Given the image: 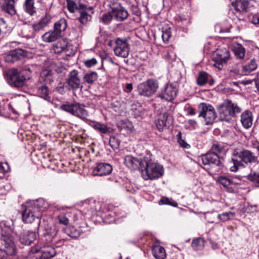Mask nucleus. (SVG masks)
<instances>
[{
	"label": "nucleus",
	"mask_w": 259,
	"mask_h": 259,
	"mask_svg": "<svg viewBox=\"0 0 259 259\" xmlns=\"http://www.w3.org/2000/svg\"><path fill=\"white\" fill-rule=\"evenodd\" d=\"M42 200L33 201L24 206V209L22 211V220L26 224H31L36 221L38 224H40L39 217L41 212L43 210L41 204Z\"/></svg>",
	"instance_id": "f257e3e1"
},
{
	"label": "nucleus",
	"mask_w": 259,
	"mask_h": 259,
	"mask_svg": "<svg viewBox=\"0 0 259 259\" xmlns=\"http://www.w3.org/2000/svg\"><path fill=\"white\" fill-rule=\"evenodd\" d=\"M143 162L146 164L145 171L144 172L143 171V175L145 180H154L163 176L164 173L163 166L154 161L152 159L151 155L148 154L145 156Z\"/></svg>",
	"instance_id": "f03ea898"
},
{
	"label": "nucleus",
	"mask_w": 259,
	"mask_h": 259,
	"mask_svg": "<svg viewBox=\"0 0 259 259\" xmlns=\"http://www.w3.org/2000/svg\"><path fill=\"white\" fill-rule=\"evenodd\" d=\"M219 118L220 120L229 122L233 117L240 113L242 109L237 104L230 100L224 101L218 107Z\"/></svg>",
	"instance_id": "7ed1b4c3"
},
{
	"label": "nucleus",
	"mask_w": 259,
	"mask_h": 259,
	"mask_svg": "<svg viewBox=\"0 0 259 259\" xmlns=\"http://www.w3.org/2000/svg\"><path fill=\"white\" fill-rule=\"evenodd\" d=\"M256 157L254 154L248 150H243L240 152L235 153L230 164V169L236 172L240 167L243 166V162L245 163L255 162Z\"/></svg>",
	"instance_id": "20e7f679"
},
{
	"label": "nucleus",
	"mask_w": 259,
	"mask_h": 259,
	"mask_svg": "<svg viewBox=\"0 0 259 259\" xmlns=\"http://www.w3.org/2000/svg\"><path fill=\"white\" fill-rule=\"evenodd\" d=\"M224 152L223 147H212L208 153L202 155L201 160L204 165H219L220 164V156Z\"/></svg>",
	"instance_id": "39448f33"
},
{
	"label": "nucleus",
	"mask_w": 259,
	"mask_h": 259,
	"mask_svg": "<svg viewBox=\"0 0 259 259\" xmlns=\"http://www.w3.org/2000/svg\"><path fill=\"white\" fill-rule=\"evenodd\" d=\"M38 231L41 235V240L46 243L53 242L58 233L56 227L52 224H45L38 227Z\"/></svg>",
	"instance_id": "423d86ee"
},
{
	"label": "nucleus",
	"mask_w": 259,
	"mask_h": 259,
	"mask_svg": "<svg viewBox=\"0 0 259 259\" xmlns=\"http://www.w3.org/2000/svg\"><path fill=\"white\" fill-rule=\"evenodd\" d=\"M158 87V82L157 80L149 79L138 85V93L141 96L149 97L156 92Z\"/></svg>",
	"instance_id": "0eeeda50"
},
{
	"label": "nucleus",
	"mask_w": 259,
	"mask_h": 259,
	"mask_svg": "<svg viewBox=\"0 0 259 259\" xmlns=\"http://www.w3.org/2000/svg\"><path fill=\"white\" fill-rule=\"evenodd\" d=\"M60 108L82 120L86 119L88 116V111L78 103H67L65 104L62 105Z\"/></svg>",
	"instance_id": "6e6552de"
},
{
	"label": "nucleus",
	"mask_w": 259,
	"mask_h": 259,
	"mask_svg": "<svg viewBox=\"0 0 259 259\" xmlns=\"http://www.w3.org/2000/svg\"><path fill=\"white\" fill-rule=\"evenodd\" d=\"M7 81L11 87L19 89L24 85L26 78L17 69L13 68L8 72Z\"/></svg>",
	"instance_id": "1a4fd4ad"
},
{
	"label": "nucleus",
	"mask_w": 259,
	"mask_h": 259,
	"mask_svg": "<svg viewBox=\"0 0 259 259\" xmlns=\"http://www.w3.org/2000/svg\"><path fill=\"white\" fill-rule=\"evenodd\" d=\"M230 58V53L227 48H220L213 54L214 66L219 69H221Z\"/></svg>",
	"instance_id": "9d476101"
},
{
	"label": "nucleus",
	"mask_w": 259,
	"mask_h": 259,
	"mask_svg": "<svg viewBox=\"0 0 259 259\" xmlns=\"http://www.w3.org/2000/svg\"><path fill=\"white\" fill-rule=\"evenodd\" d=\"M198 109V116L202 117L204 119L205 124L213 123L217 115L214 109L211 105L202 103L199 105Z\"/></svg>",
	"instance_id": "9b49d317"
},
{
	"label": "nucleus",
	"mask_w": 259,
	"mask_h": 259,
	"mask_svg": "<svg viewBox=\"0 0 259 259\" xmlns=\"http://www.w3.org/2000/svg\"><path fill=\"white\" fill-rule=\"evenodd\" d=\"M1 243L4 246L0 248V259H3L5 254L13 255L16 252V247L13 238L11 236H3L1 240Z\"/></svg>",
	"instance_id": "f8f14e48"
},
{
	"label": "nucleus",
	"mask_w": 259,
	"mask_h": 259,
	"mask_svg": "<svg viewBox=\"0 0 259 259\" xmlns=\"http://www.w3.org/2000/svg\"><path fill=\"white\" fill-rule=\"evenodd\" d=\"M51 19V15L46 13L38 22H35L32 25L33 31L29 34L25 35V36L28 38H34L36 33L42 30L50 23Z\"/></svg>",
	"instance_id": "ddd939ff"
},
{
	"label": "nucleus",
	"mask_w": 259,
	"mask_h": 259,
	"mask_svg": "<svg viewBox=\"0 0 259 259\" xmlns=\"http://www.w3.org/2000/svg\"><path fill=\"white\" fill-rule=\"evenodd\" d=\"M66 83L69 90L76 91L78 89H82L81 79L78 76V71L76 70L71 71L66 79Z\"/></svg>",
	"instance_id": "4468645a"
},
{
	"label": "nucleus",
	"mask_w": 259,
	"mask_h": 259,
	"mask_svg": "<svg viewBox=\"0 0 259 259\" xmlns=\"http://www.w3.org/2000/svg\"><path fill=\"white\" fill-rule=\"evenodd\" d=\"M130 48L126 40L120 38L115 39V46L114 52L116 56L126 58L129 54Z\"/></svg>",
	"instance_id": "2eb2a0df"
},
{
	"label": "nucleus",
	"mask_w": 259,
	"mask_h": 259,
	"mask_svg": "<svg viewBox=\"0 0 259 259\" xmlns=\"http://www.w3.org/2000/svg\"><path fill=\"white\" fill-rule=\"evenodd\" d=\"M178 89L171 84H167L161 90L159 97L167 101H172L177 96Z\"/></svg>",
	"instance_id": "dca6fc26"
},
{
	"label": "nucleus",
	"mask_w": 259,
	"mask_h": 259,
	"mask_svg": "<svg viewBox=\"0 0 259 259\" xmlns=\"http://www.w3.org/2000/svg\"><path fill=\"white\" fill-rule=\"evenodd\" d=\"M112 170V166L107 163H100L97 164L93 170L94 176H103L110 174Z\"/></svg>",
	"instance_id": "f3484780"
},
{
	"label": "nucleus",
	"mask_w": 259,
	"mask_h": 259,
	"mask_svg": "<svg viewBox=\"0 0 259 259\" xmlns=\"http://www.w3.org/2000/svg\"><path fill=\"white\" fill-rule=\"evenodd\" d=\"M40 259H50L56 254L54 247L50 245L44 246L38 249Z\"/></svg>",
	"instance_id": "a211bd4d"
},
{
	"label": "nucleus",
	"mask_w": 259,
	"mask_h": 259,
	"mask_svg": "<svg viewBox=\"0 0 259 259\" xmlns=\"http://www.w3.org/2000/svg\"><path fill=\"white\" fill-rule=\"evenodd\" d=\"M36 238V235L35 232L32 231H26L23 233L20 237V241L22 244L25 245H29Z\"/></svg>",
	"instance_id": "6ab92c4d"
},
{
	"label": "nucleus",
	"mask_w": 259,
	"mask_h": 259,
	"mask_svg": "<svg viewBox=\"0 0 259 259\" xmlns=\"http://www.w3.org/2000/svg\"><path fill=\"white\" fill-rule=\"evenodd\" d=\"M253 116L251 112L245 110L241 115L240 121L243 126L248 128L252 125Z\"/></svg>",
	"instance_id": "aec40b11"
},
{
	"label": "nucleus",
	"mask_w": 259,
	"mask_h": 259,
	"mask_svg": "<svg viewBox=\"0 0 259 259\" xmlns=\"http://www.w3.org/2000/svg\"><path fill=\"white\" fill-rule=\"evenodd\" d=\"M124 163L128 168L132 170L138 169L141 165V162L131 155L125 157Z\"/></svg>",
	"instance_id": "412c9836"
},
{
	"label": "nucleus",
	"mask_w": 259,
	"mask_h": 259,
	"mask_svg": "<svg viewBox=\"0 0 259 259\" xmlns=\"http://www.w3.org/2000/svg\"><path fill=\"white\" fill-rule=\"evenodd\" d=\"M112 11L114 18L117 21H123L125 20L128 16V13L126 10L122 7L113 9Z\"/></svg>",
	"instance_id": "4be33fe9"
},
{
	"label": "nucleus",
	"mask_w": 259,
	"mask_h": 259,
	"mask_svg": "<svg viewBox=\"0 0 259 259\" xmlns=\"http://www.w3.org/2000/svg\"><path fill=\"white\" fill-rule=\"evenodd\" d=\"M70 47V46L67 45L66 40H62L54 45L53 50L55 53L60 54L62 52H64L66 55L71 56L70 54H67V51Z\"/></svg>",
	"instance_id": "5701e85b"
},
{
	"label": "nucleus",
	"mask_w": 259,
	"mask_h": 259,
	"mask_svg": "<svg viewBox=\"0 0 259 259\" xmlns=\"http://www.w3.org/2000/svg\"><path fill=\"white\" fill-rule=\"evenodd\" d=\"M67 21L64 18H61L55 23L53 29L61 36V33L64 32L67 28Z\"/></svg>",
	"instance_id": "b1692460"
},
{
	"label": "nucleus",
	"mask_w": 259,
	"mask_h": 259,
	"mask_svg": "<svg viewBox=\"0 0 259 259\" xmlns=\"http://www.w3.org/2000/svg\"><path fill=\"white\" fill-rule=\"evenodd\" d=\"M15 4V0H5V3L3 6V9L11 15H14L16 13Z\"/></svg>",
	"instance_id": "393cba45"
},
{
	"label": "nucleus",
	"mask_w": 259,
	"mask_h": 259,
	"mask_svg": "<svg viewBox=\"0 0 259 259\" xmlns=\"http://www.w3.org/2000/svg\"><path fill=\"white\" fill-rule=\"evenodd\" d=\"M66 2L67 9L72 13L75 12V11L77 10H80L87 9L86 5L79 3L77 5L73 0H66Z\"/></svg>",
	"instance_id": "a878e982"
},
{
	"label": "nucleus",
	"mask_w": 259,
	"mask_h": 259,
	"mask_svg": "<svg viewBox=\"0 0 259 259\" xmlns=\"http://www.w3.org/2000/svg\"><path fill=\"white\" fill-rule=\"evenodd\" d=\"M86 10H90L91 11V14L93 13L92 7H89V8H87L86 9H82L79 10L80 16L78 18V20L79 22L82 24H86L88 21H90L92 19L91 15L88 13L87 11H85Z\"/></svg>",
	"instance_id": "bb28decb"
},
{
	"label": "nucleus",
	"mask_w": 259,
	"mask_h": 259,
	"mask_svg": "<svg viewBox=\"0 0 259 259\" xmlns=\"http://www.w3.org/2000/svg\"><path fill=\"white\" fill-rule=\"evenodd\" d=\"M152 254L156 259H164L166 257L165 250L160 245H155L153 247Z\"/></svg>",
	"instance_id": "cd10ccee"
},
{
	"label": "nucleus",
	"mask_w": 259,
	"mask_h": 259,
	"mask_svg": "<svg viewBox=\"0 0 259 259\" xmlns=\"http://www.w3.org/2000/svg\"><path fill=\"white\" fill-rule=\"evenodd\" d=\"M41 78L47 83H51L54 81V72L51 69H42L40 72Z\"/></svg>",
	"instance_id": "c85d7f7f"
},
{
	"label": "nucleus",
	"mask_w": 259,
	"mask_h": 259,
	"mask_svg": "<svg viewBox=\"0 0 259 259\" xmlns=\"http://www.w3.org/2000/svg\"><path fill=\"white\" fill-rule=\"evenodd\" d=\"M60 37H61V36L59 35L54 29L46 32L42 36L43 40L47 42L55 41Z\"/></svg>",
	"instance_id": "c756f323"
},
{
	"label": "nucleus",
	"mask_w": 259,
	"mask_h": 259,
	"mask_svg": "<svg viewBox=\"0 0 259 259\" xmlns=\"http://www.w3.org/2000/svg\"><path fill=\"white\" fill-rule=\"evenodd\" d=\"M37 93L39 97L48 101H51V98L49 95V89L46 84L38 87Z\"/></svg>",
	"instance_id": "7c9ffc66"
},
{
	"label": "nucleus",
	"mask_w": 259,
	"mask_h": 259,
	"mask_svg": "<svg viewBox=\"0 0 259 259\" xmlns=\"http://www.w3.org/2000/svg\"><path fill=\"white\" fill-rule=\"evenodd\" d=\"M23 9L26 13L31 16H33L36 13L34 0H25Z\"/></svg>",
	"instance_id": "2f4dec72"
},
{
	"label": "nucleus",
	"mask_w": 259,
	"mask_h": 259,
	"mask_svg": "<svg viewBox=\"0 0 259 259\" xmlns=\"http://www.w3.org/2000/svg\"><path fill=\"white\" fill-rule=\"evenodd\" d=\"M98 78V75L96 72L90 71L84 75L83 80L84 83L92 84L97 80Z\"/></svg>",
	"instance_id": "473e14b6"
},
{
	"label": "nucleus",
	"mask_w": 259,
	"mask_h": 259,
	"mask_svg": "<svg viewBox=\"0 0 259 259\" xmlns=\"http://www.w3.org/2000/svg\"><path fill=\"white\" fill-rule=\"evenodd\" d=\"M233 52L235 56L240 59L244 58L245 53V48L239 44H236L233 46Z\"/></svg>",
	"instance_id": "72a5a7b5"
},
{
	"label": "nucleus",
	"mask_w": 259,
	"mask_h": 259,
	"mask_svg": "<svg viewBox=\"0 0 259 259\" xmlns=\"http://www.w3.org/2000/svg\"><path fill=\"white\" fill-rule=\"evenodd\" d=\"M218 182L229 192H233V188L231 186V178L221 176L218 178Z\"/></svg>",
	"instance_id": "f704fd0d"
},
{
	"label": "nucleus",
	"mask_w": 259,
	"mask_h": 259,
	"mask_svg": "<svg viewBox=\"0 0 259 259\" xmlns=\"http://www.w3.org/2000/svg\"><path fill=\"white\" fill-rule=\"evenodd\" d=\"M92 127L101 134H106L110 133V128L104 124L100 122H95L92 125Z\"/></svg>",
	"instance_id": "c9c22d12"
},
{
	"label": "nucleus",
	"mask_w": 259,
	"mask_h": 259,
	"mask_svg": "<svg viewBox=\"0 0 259 259\" xmlns=\"http://www.w3.org/2000/svg\"><path fill=\"white\" fill-rule=\"evenodd\" d=\"M133 127L132 123L127 120L121 121L120 125H118L119 130H125L127 134L131 133Z\"/></svg>",
	"instance_id": "e433bc0d"
},
{
	"label": "nucleus",
	"mask_w": 259,
	"mask_h": 259,
	"mask_svg": "<svg viewBox=\"0 0 259 259\" xmlns=\"http://www.w3.org/2000/svg\"><path fill=\"white\" fill-rule=\"evenodd\" d=\"M208 74L204 71L200 72L196 79L198 85L203 86L208 81Z\"/></svg>",
	"instance_id": "4c0bfd02"
},
{
	"label": "nucleus",
	"mask_w": 259,
	"mask_h": 259,
	"mask_svg": "<svg viewBox=\"0 0 259 259\" xmlns=\"http://www.w3.org/2000/svg\"><path fill=\"white\" fill-rule=\"evenodd\" d=\"M167 118V114L165 113L156 121V126L159 131H161L163 127L166 126Z\"/></svg>",
	"instance_id": "58836bf2"
},
{
	"label": "nucleus",
	"mask_w": 259,
	"mask_h": 259,
	"mask_svg": "<svg viewBox=\"0 0 259 259\" xmlns=\"http://www.w3.org/2000/svg\"><path fill=\"white\" fill-rule=\"evenodd\" d=\"M89 202V205L87 207V208L88 210H90L93 214L98 209H100L101 207L99 202L93 199H91Z\"/></svg>",
	"instance_id": "ea45409f"
},
{
	"label": "nucleus",
	"mask_w": 259,
	"mask_h": 259,
	"mask_svg": "<svg viewBox=\"0 0 259 259\" xmlns=\"http://www.w3.org/2000/svg\"><path fill=\"white\" fill-rule=\"evenodd\" d=\"M191 246L195 250H200L204 246V241L201 238H196L193 240Z\"/></svg>",
	"instance_id": "a19ab883"
},
{
	"label": "nucleus",
	"mask_w": 259,
	"mask_h": 259,
	"mask_svg": "<svg viewBox=\"0 0 259 259\" xmlns=\"http://www.w3.org/2000/svg\"><path fill=\"white\" fill-rule=\"evenodd\" d=\"M234 212L228 211L218 214V220L221 221L222 222H224L229 221V220L234 218Z\"/></svg>",
	"instance_id": "79ce46f5"
},
{
	"label": "nucleus",
	"mask_w": 259,
	"mask_h": 259,
	"mask_svg": "<svg viewBox=\"0 0 259 259\" xmlns=\"http://www.w3.org/2000/svg\"><path fill=\"white\" fill-rule=\"evenodd\" d=\"M114 18L112 15V11L103 14L100 18V22L104 24H108L110 23L112 19Z\"/></svg>",
	"instance_id": "37998d69"
},
{
	"label": "nucleus",
	"mask_w": 259,
	"mask_h": 259,
	"mask_svg": "<svg viewBox=\"0 0 259 259\" xmlns=\"http://www.w3.org/2000/svg\"><path fill=\"white\" fill-rule=\"evenodd\" d=\"M66 234L72 238H76L79 236L80 233L74 227H70L65 230Z\"/></svg>",
	"instance_id": "c03bdc74"
},
{
	"label": "nucleus",
	"mask_w": 259,
	"mask_h": 259,
	"mask_svg": "<svg viewBox=\"0 0 259 259\" xmlns=\"http://www.w3.org/2000/svg\"><path fill=\"white\" fill-rule=\"evenodd\" d=\"M70 217V214L68 213L66 214H61L58 217L59 223L64 225H67L69 224V218Z\"/></svg>",
	"instance_id": "a18cd8bd"
},
{
	"label": "nucleus",
	"mask_w": 259,
	"mask_h": 259,
	"mask_svg": "<svg viewBox=\"0 0 259 259\" xmlns=\"http://www.w3.org/2000/svg\"><path fill=\"white\" fill-rule=\"evenodd\" d=\"M15 55L16 56L17 60H20L23 58L25 56H27V52L21 49H17L13 50Z\"/></svg>",
	"instance_id": "49530a36"
},
{
	"label": "nucleus",
	"mask_w": 259,
	"mask_h": 259,
	"mask_svg": "<svg viewBox=\"0 0 259 259\" xmlns=\"http://www.w3.org/2000/svg\"><path fill=\"white\" fill-rule=\"evenodd\" d=\"M69 213L70 214V218H71L75 223H77L80 220L82 219L81 212L79 210H75Z\"/></svg>",
	"instance_id": "de8ad7c7"
},
{
	"label": "nucleus",
	"mask_w": 259,
	"mask_h": 259,
	"mask_svg": "<svg viewBox=\"0 0 259 259\" xmlns=\"http://www.w3.org/2000/svg\"><path fill=\"white\" fill-rule=\"evenodd\" d=\"M239 2L238 1L233 2H232V5L234 7L235 12H234L235 15L238 18L239 20H243L244 17L242 14L241 13L240 10L238 8V4Z\"/></svg>",
	"instance_id": "09e8293b"
},
{
	"label": "nucleus",
	"mask_w": 259,
	"mask_h": 259,
	"mask_svg": "<svg viewBox=\"0 0 259 259\" xmlns=\"http://www.w3.org/2000/svg\"><path fill=\"white\" fill-rule=\"evenodd\" d=\"M27 259H40L38 249L32 248L29 252Z\"/></svg>",
	"instance_id": "8fccbe9b"
},
{
	"label": "nucleus",
	"mask_w": 259,
	"mask_h": 259,
	"mask_svg": "<svg viewBox=\"0 0 259 259\" xmlns=\"http://www.w3.org/2000/svg\"><path fill=\"white\" fill-rule=\"evenodd\" d=\"M248 179L253 182L256 187H259V173L250 174L248 176Z\"/></svg>",
	"instance_id": "3c124183"
},
{
	"label": "nucleus",
	"mask_w": 259,
	"mask_h": 259,
	"mask_svg": "<svg viewBox=\"0 0 259 259\" xmlns=\"http://www.w3.org/2000/svg\"><path fill=\"white\" fill-rule=\"evenodd\" d=\"M13 50L11 51L5 57V60L7 62L13 63L17 61V59L15 55Z\"/></svg>",
	"instance_id": "603ef678"
},
{
	"label": "nucleus",
	"mask_w": 259,
	"mask_h": 259,
	"mask_svg": "<svg viewBox=\"0 0 259 259\" xmlns=\"http://www.w3.org/2000/svg\"><path fill=\"white\" fill-rule=\"evenodd\" d=\"M177 139L180 146H190L186 141L185 138L182 135L181 132L177 135Z\"/></svg>",
	"instance_id": "864d4df0"
},
{
	"label": "nucleus",
	"mask_w": 259,
	"mask_h": 259,
	"mask_svg": "<svg viewBox=\"0 0 259 259\" xmlns=\"http://www.w3.org/2000/svg\"><path fill=\"white\" fill-rule=\"evenodd\" d=\"M162 38L164 42H167L168 41L171 37V32L170 28L162 30Z\"/></svg>",
	"instance_id": "5fc2aeb1"
},
{
	"label": "nucleus",
	"mask_w": 259,
	"mask_h": 259,
	"mask_svg": "<svg viewBox=\"0 0 259 259\" xmlns=\"http://www.w3.org/2000/svg\"><path fill=\"white\" fill-rule=\"evenodd\" d=\"M257 67V65L254 60H251L250 63L244 67V69L246 71H251L255 69Z\"/></svg>",
	"instance_id": "6e6d98bb"
},
{
	"label": "nucleus",
	"mask_w": 259,
	"mask_h": 259,
	"mask_svg": "<svg viewBox=\"0 0 259 259\" xmlns=\"http://www.w3.org/2000/svg\"><path fill=\"white\" fill-rule=\"evenodd\" d=\"M97 63V61L96 59L92 58L91 59H88L84 62L85 65L88 67L90 68L94 65H95Z\"/></svg>",
	"instance_id": "4d7b16f0"
},
{
	"label": "nucleus",
	"mask_w": 259,
	"mask_h": 259,
	"mask_svg": "<svg viewBox=\"0 0 259 259\" xmlns=\"http://www.w3.org/2000/svg\"><path fill=\"white\" fill-rule=\"evenodd\" d=\"M241 8L245 12L248 11L249 2L246 0H243L240 2Z\"/></svg>",
	"instance_id": "13d9d810"
},
{
	"label": "nucleus",
	"mask_w": 259,
	"mask_h": 259,
	"mask_svg": "<svg viewBox=\"0 0 259 259\" xmlns=\"http://www.w3.org/2000/svg\"><path fill=\"white\" fill-rule=\"evenodd\" d=\"M239 181H240L239 180L236 178H231V186L233 188V192L235 191L236 186L240 185V183Z\"/></svg>",
	"instance_id": "bf43d9fd"
},
{
	"label": "nucleus",
	"mask_w": 259,
	"mask_h": 259,
	"mask_svg": "<svg viewBox=\"0 0 259 259\" xmlns=\"http://www.w3.org/2000/svg\"><path fill=\"white\" fill-rule=\"evenodd\" d=\"M251 22L253 24H254L255 25H259V16H253L252 17Z\"/></svg>",
	"instance_id": "052dcab7"
},
{
	"label": "nucleus",
	"mask_w": 259,
	"mask_h": 259,
	"mask_svg": "<svg viewBox=\"0 0 259 259\" xmlns=\"http://www.w3.org/2000/svg\"><path fill=\"white\" fill-rule=\"evenodd\" d=\"M132 12H133V14H134L136 16L140 15V12L137 7L132 6Z\"/></svg>",
	"instance_id": "680f3d73"
},
{
	"label": "nucleus",
	"mask_w": 259,
	"mask_h": 259,
	"mask_svg": "<svg viewBox=\"0 0 259 259\" xmlns=\"http://www.w3.org/2000/svg\"><path fill=\"white\" fill-rule=\"evenodd\" d=\"M187 111L188 113L190 115H193L195 114V110L190 107L187 108Z\"/></svg>",
	"instance_id": "e2e57ef3"
},
{
	"label": "nucleus",
	"mask_w": 259,
	"mask_h": 259,
	"mask_svg": "<svg viewBox=\"0 0 259 259\" xmlns=\"http://www.w3.org/2000/svg\"><path fill=\"white\" fill-rule=\"evenodd\" d=\"M253 80H254L256 87L259 91V74H257L256 77L254 78Z\"/></svg>",
	"instance_id": "0e129e2a"
},
{
	"label": "nucleus",
	"mask_w": 259,
	"mask_h": 259,
	"mask_svg": "<svg viewBox=\"0 0 259 259\" xmlns=\"http://www.w3.org/2000/svg\"><path fill=\"white\" fill-rule=\"evenodd\" d=\"M133 89L132 83H127L125 85V90L126 92H130Z\"/></svg>",
	"instance_id": "69168bd1"
},
{
	"label": "nucleus",
	"mask_w": 259,
	"mask_h": 259,
	"mask_svg": "<svg viewBox=\"0 0 259 259\" xmlns=\"http://www.w3.org/2000/svg\"><path fill=\"white\" fill-rule=\"evenodd\" d=\"M160 203L161 204H168L169 203V199L165 197H163L160 200Z\"/></svg>",
	"instance_id": "338daca9"
},
{
	"label": "nucleus",
	"mask_w": 259,
	"mask_h": 259,
	"mask_svg": "<svg viewBox=\"0 0 259 259\" xmlns=\"http://www.w3.org/2000/svg\"><path fill=\"white\" fill-rule=\"evenodd\" d=\"M112 109L116 112H118L119 111V108L118 107H117L116 105H114V104H112Z\"/></svg>",
	"instance_id": "774afa93"
}]
</instances>
